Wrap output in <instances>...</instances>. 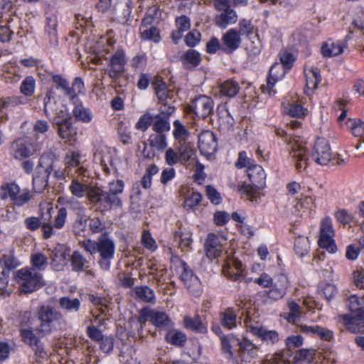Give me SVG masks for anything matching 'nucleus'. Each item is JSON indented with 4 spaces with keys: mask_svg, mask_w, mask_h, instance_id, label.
I'll use <instances>...</instances> for the list:
<instances>
[{
    "mask_svg": "<svg viewBox=\"0 0 364 364\" xmlns=\"http://www.w3.org/2000/svg\"><path fill=\"white\" fill-rule=\"evenodd\" d=\"M233 341L237 342V354L242 362L250 363L257 358L259 347L256 344L247 338H239L235 333H229L220 338L221 350L228 360H236L231 344Z\"/></svg>",
    "mask_w": 364,
    "mask_h": 364,
    "instance_id": "nucleus-1",
    "label": "nucleus"
},
{
    "mask_svg": "<svg viewBox=\"0 0 364 364\" xmlns=\"http://www.w3.org/2000/svg\"><path fill=\"white\" fill-rule=\"evenodd\" d=\"M85 250L91 255L99 253V264L105 270L109 269L111 262L115 253V244L113 240L106 235H101L97 240H85L81 242Z\"/></svg>",
    "mask_w": 364,
    "mask_h": 364,
    "instance_id": "nucleus-2",
    "label": "nucleus"
},
{
    "mask_svg": "<svg viewBox=\"0 0 364 364\" xmlns=\"http://www.w3.org/2000/svg\"><path fill=\"white\" fill-rule=\"evenodd\" d=\"M57 160L55 154L50 150L45 151L39 158L38 164L33 175V190L41 193L48 185V179L53 170V163Z\"/></svg>",
    "mask_w": 364,
    "mask_h": 364,
    "instance_id": "nucleus-3",
    "label": "nucleus"
},
{
    "mask_svg": "<svg viewBox=\"0 0 364 364\" xmlns=\"http://www.w3.org/2000/svg\"><path fill=\"white\" fill-rule=\"evenodd\" d=\"M348 306L351 314L342 315L341 320L351 331L364 333V296L350 295Z\"/></svg>",
    "mask_w": 364,
    "mask_h": 364,
    "instance_id": "nucleus-4",
    "label": "nucleus"
},
{
    "mask_svg": "<svg viewBox=\"0 0 364 364\" xmlns=\"http://www.w3.org/2000/svg\"><path fill=\"white\" fill-rule=\"evenodd\" d=\"M97 187L92 185L89 171L84 166H80L75 171V175L68 186V190L73 196L77 198L87 196L90 203V193H91V190L97 188Z\"/></svg>",
    "mask_w": 364,
    "mask_h": 364,
    "instance_id": "nucleus-5",
    "label": "nucleus"
},
{
    "mask_svg": "<svg viewBox=\"0 0 364 364\" xmlns=\"http://www.w3.org/2000/svg\"><path fill=\"white\" fill-rule=\"evenodd\" d=\"M0 198L9 199L16 206H23L28 203L31 198V191L28 189H21L14 182H5L0 186Z\"/></svg>",
    "mask_w": 364,
    "mask_h": 364,
    "instance_id": "nucleus-6",
    "label": "nucleus"
},
{
    "mask_svg": "<svg viewBox=\"0 0 364 364\" xmlns=\"http://www.w3.org/2000/svg\"><path fill=\"white\" fill-rule=\"evenodd\" d=\"M16 281L20 290L30 293L41 287L43 284L42 274L33 268H22L16 272Z\"/></svg>",
    "mask_w": 364,
    "mask_h": 364,
    "instance_id": "nucleus-7",
    "label": "nucleus"
},
{
    "mask_svg": "<svg viewBox=\"0 0 364 364\" xmlns=\"http://www.w3.org/2000/svg\"><path fill=\"white\" fill-rule=\"evenodd\" d=\"M41 150V144L34 142L29 138H18L10 146V155L16 160L29 158Z\"/></svg>",
    "mask_w": 364,
    "mask_h": 364,
    "instance_id": "nucleus-8",
    "label": "nucleus"
},
{
    "mask_svg": "<svg viewBox=\"0 0 364 364\" xmlns=\"http://www.w3.org/2000/svg\"><path fill=\"white\" fill-rule=\"evenodd\" d=\"M289 159L295 168L301 172L308 167L309 156L306 143L301 140L293 139L288 144Z\"/></svg>",
    "mask_w": 364,
    "mask_h": 364,
    "instance_id": "nucleus-9",
    "label": "nucleus"
},
{
    "mask_svg": "<svg viewBox=\"0 0 364 364\" xmlns=\"http://www.w3.org/2000/svg\"><path fill=\"white\" fill-rule=\"evenodd\" d=\"M90 204L98 205L102 211H107L113 207L121 208L122 202L119 196L104 191L101 188H94L90 193Z\"/></svg>",
    "mask_w": 364,
    "mask_h": 364,
    "instance_id": "nucleus-10",
    "label": "nucleus"
},
{
    "mask_svg": "<svg viewBox=\"0 0 364 364\" xmlns=\"http://www.w3.org/2000/svg\"><path fill=\"white\" fill-rule=\"evenodd\" d=\"M174 259L178 264V272L180 273V278L184 285L193 295L196 296L200 295L203 288L200 279L193 273L184 261L177 257Z\"/></svg>",
    "mask_w": 364,
    "mask_h": 364,
    "instance_id": "nucleus-11",
    "label": "nucleus"
},
{
    "mask_svg": "<svg viewBox=\"0 0 364 364\" xmlns=\"http://www.w3.org/2000/svg\"><path fill=\"white\" fill-rule=\"evenodd\" d=\"M334 234L332 219L329 216H326L321 221L318 243L320 247L331 254L337 251V246L333 240Z\"/></svg>",
    "mask_w": 364,
    "mask_h": 364,
    "instance_id": "nucleus-12",
    "label": "nucleus"
},
{
    "mask_svg": "<svg viewBox=\"0 0 364 364\" xmlns=\"http://www.w3.org/2000/svg\"><path fill=\"white\" fill-rule=\"evenodd\" d=\"M148 320H150L154 326L160 328L169 326L171 324V319L165 312L144 308L141 310L138 318L139 323V334L142 333L144 325Z\"/></svg>",
    "mask_w": 364,
    "mask_h": 364,
    "instance_id": "nucleus-13",
    "label": "nucleus"
},
{
    "mask_svg": "<svg viewBox=\"0 0 364 364\" xmlns=\"http://www.w3.org/2000/svg\"><path fill=\"white\" fill-rule=\"evenodd\" d=\"M101 57L108 60L107 73L112 80H117L124 72L127 63L125 52L122 48H118L109 58L101 54Z\"/></svg>",
    "mask_w": 364,
    "mask_h": 364,
    "instance_id": "nucleus-14",
    "label": "nucleus"
},
{
    "mask_svg": "<svg viewBox=\"0 0 364 364\" xmlns=\"http://www.w3.org/2000/svg\"><path fill=\"white\" fill-rule=\"evenodd\" d=\"M311 157L317 164L321 166L329 163L332 158V151L327 139L321 137L316 139L311 151Z\"/></svg>",
    "mask_w": 364,
    "mask_h": 364,
    "instance_id": "nucleus-15",
    "label": "nucleus"
},
{
    "mask_svg": "<svg viewBox=\"0 0 364 364\" xmlns=\"http://www.w3.org/2000/svg\"><path fill=\"white\" fill-rule=\"evenodd\" d=\"M41 320L40 331L43 333H50L54 328L55 323L61 318V314L57 310L50 306H42L38 312Z\"/></svg>",
    "mask_w": 364,
    "mask_h": 364,
    "instance_id": "nucleus-16",
    "label": "nucleus"
},
{
    "mask_svg": "<svg viewBox=\"0 0 364 364\" xmlns=\"http://www.w3.org/2000/svg\"><path fill=\"white\" fill-rule=\"evenodd\" d=\"M214 102L208 96L200 95L196 97L189 105V109L199 118L204 119L210 116L213 111Z\"/></svg>",
    "mask_w": 364,
    "mask_h": 364,
    "instance_id": "nucleus-17",
    "label": "nucleus"
},
{
    "mask_svg": "<svg viewBox=\"0 0 364 364\" xmlns=\"http://www.w3.org/2000/svg\"><path fill=\"white\" fill-rule=\"evenodd\" d=\"M227 241L226 237L222 235L208 234L205 243V254L208 259H213L218 257L223 250Z\"/></svg>",
    "mask_w": 364,
    "mask_h": 364,
    "instance_id": "nucleus-18",
    "label": "nucleus"
},
{
    "mask_svg": "<svg viewBox=\"0 0 364 364\" xmlns=\"http://www.w3.org/2000/svg\"><path fill=\"white\" fill-rule=\"evenodd\" d=\"M284 65L279 63L273 64L269 70L267 84L261 86L263 93H267L269 96L274 95L276 91L274 90L275 84L283 79L286 74Z\"/></svg>",
    "mask_w": 364,
    "mask_h": 364,
    "instance_id": "nucleus-19",
    "label": "nucleus"
},
{
    "mask_svg": "<svg viewBox=\"0 0 364 364\" xmlns=\"http://www.w3.org/2000/svg\"><path fill=\"white\" fill-rule=\"evenodd\" d=\"M218 142L215 134L210 130L203 131L198 136V149L202 155L210 157L217 151Z\"/></svg>",
    "mask_w": 364,
    "mask_h": 364,
    "instance_id": "nucleus-20",
    "label": "nucleus"
},
{
    "mask_svg": "<svg viewBox=\"0 0 364 364\" xmlns=\"http://www.w3.org/2000/svg\"><path fill=\"white\" fill-rule=\"evenodd\" d=\"M68 217L66 208L62 207L58 209L57 215L54 218L53 225L48 223H43L42 231L45 239L50 238L55 233L54 228L61 229L64 227Z\"/></svg>",
    "mask_w": 364,
    "mask_h": 364,
    "instance_id": "nucleus-21",
    "label": "nucleus"
},
{
    "mask_svg": "<svg viewBox=\"0 0 364 364\" xmlns=\"http://www.w3.org/2000/svg\"><path fill=\"white\" fill-rule=\"evenodd\" d=\"M223 272L225 277L233 281L242 280L246 274L242 262L235 258L226 261L223 267Z\"/></svg>",
    "mask_w": 364,
    "mask_h": 364,
    "instance_id": "nucleus-22",
    "label": "nucleus"
},
{
    "mask_svg": "<svg viewBox=\"0 0 364 364\" xmlns=\"http://www.w3.org/2000/svg\"><path fill=\"white\" fill-rule=\"evenodd\" d=\"M282 111L283 114L292 117L304 118L308 114V109L296 100L286 97L282 102Z\"/></svg>",
    "mask_w": 364,
    "mask_h": 364,
    "instance_id": "nucleus-23",
    "label": "nucleus"
},
{
    "mask_svg": "<svg viewBox=\"0 0 364 364\" xmlns=\"http://www.w3.org/2000/svg\"><path fill=\"white\" fill-rule=\"evenodd\" d=\"M289 287V281L287 276L281 274L277 277L271 288L267 291V297L272 301L282 299Z\"/></svg>",
    "mask_w": 364,
    "mask_h": 364,
    "instance_id": "nucleus-24",
    "label": "nucleus"
},
{
    "mask_svg": "<svg viewBox=\"0 0 364 364\" xmlns=\"http://www.w3.org/2000/svg\"><path fill=\"white\" fill-rule=\"evenodd\" d=\"M247 331L268 343H275L279 341L277 331L268 330L262 326L247 325Z\"/></svg>",
    "mask_w": 364,
    "mask_h": 364,
    "instance_id": "nucleus-25",
    "label": "nucleus"
},
{
    "mask_svg": "<svg viewBox=\"0 0 364 364\" xmlns=\"http://www.w3.org/2000/svg\"><path fill=\"white\" fill-rule=\"evenodd\" d=\"M346 46V43L342 41H334L331 39L326 41L323 43L321 48V52L324 57H333L341 54Z\"/></svg>",
    "mask_w": 364,
    "mask_h": 364,
    "instance_id": "nucleus-26",
    "label": "nucleus"
},
{
    "mask_svg": "<svg viewBox=\"0 0 364 364\" xmlns=\"http://www.w3.org/2000/svg\"><path fill=\"white\" fill-rule=\"evenodd\" d=\"M222 41L226 50L228 52H232L240 46L242 38L236 28H231L223 36Z\"/></svg>",
    "mask_w": 364,
    "mask_h": 364,
    "instance_id": "nucleus-27",
    "label": "nucleus"
},
{
    "mask_svg": "<svg viewBox=\"0 0 364 364\" xmlns=\"http://www.w3.org/2000/svg\"><path fill=\"white\" fill-rule=\"evenodd\" d=\"M68 254L63 245H58L50 255L53 267L60 271L66 264Z\"/></svg>",
    "mask_w": 364,
    "mask_h": 364,
    "instance_id": "nucleus-28",
    "label": "nucleus"
},
{
    "mask_svg": "<svg viewBox=\"0 0 364 364\" xmlns=\"http://www.w3.org/2000/svg\"><path fill=\"white\" fill-rule=\"evenodd\" d=\"M299 327L303 333L316 335L325 341H331L333 337V333L332 331L318 325L301 324Z\"/></svg>",
    "mask_w": 364,
    "mask_h": 364,
    "instance_id": "nucleus-29",
    "label": "nucleus"
},
{
    "mask_svg": "<svg viewBox=\"0 0 364 364\" xmlns=\"http://www.w3.org/2000/svg\"><path fill=\"white\" fill-rule=\"evenodd\" d=\"M247 176L254 186L262 188L265 184L266 173L259 165L255 164L247 170Z\"/></svg>",
    "mask_w": 364,
    "mask_h": 364,
    "instance_id": "nucleus-30",
    "label": "nucleus"
},
{
    "mask_svg": "<svg viewBox=\"0 0 364 364\" xmlns=\"http://www.w3.org/2000/svg\"><path fill=\"white\" fill-rule=\"evenodd\" d=\"M237 15L232 9L223 11L215 18V24L222 29L225 28L230 24H234L237 21Z\"/></svg>",
    "mask_w": 364,
    "mask_h": 364,
    "instance_id": "nucleus-31",
    "label": "nucleus"
},
{
    "mask_svg": "<svg viewBox=\"0 0 364 364\" xmlns=\"http://www.w3.org/2000/svg\"><path fill=\"white\" fill-rule=\"evenodd\" d=\"M237 310L233 307H229L220 314L221 325L231 330L237 327Z\"/></svg>",
    "mask_w": 364,
    "mask_h": 364,
    "instance_id": "nucleus-32",
    "label": "nucleus"
},
{
    "mask_svg": "<svg viewBox=\"0 0 364 364\" xmlns=\"http://www.w3.org/2000/svg\"><path fill=\"white\" fill-rule=\"evenodd\" d=\"M56 126L58 136L61 139H65L68 141H75L77 130L73 126L70 120L58 124Z\"/></svg>",
    "mask_w": 364,
    "mask_h": 364,
    "instance_id": "nucleus-33",
    "label": "nucleus"
},
{
    "mask_svg": "<svg viewBox=\"0 0 364 364\" xmlns=\"http://www.w3.org/2000/svg\"><path fill=\"white\" fill-rule=\"evenodd\" d=\"M304 74L306 87L311 90H315L321 80L318 69L312 66L305 67Z\"/></svg>",
    "mask_w": 364,
    "mask_h": 364,
    "instance_id": "nucleus-34",
    "label": "nucleus"
},
{
    "mask_svg": "<svg viewBox=\"0 0 364 364\" xmlns=\"http://www.w3.org/2000/svg\"><path fill=\"white\" fill-rule=\"evenodd\" d=\"M181 60L186 68L191 69L200 63L201 56L197 50L189 49L181 55Z\"/></svg>",
    "mask_w": 364,
    "mask_h": 364,
    "instance_id": "nucleus-35",
    "label": "nucleus"
},
{
    "mask_svg": "<svg viewBox=\"0 0 364 364\" xmlns=\"http://www.w3.org/2000/svg\"><path fill=\"white\" fill-rule=\"evenodd\" d=\"M183 326L196 333H205L207 332V326L202 322L200 317L198 315L194 317L185 316Z\"/></svg>",
    "mask_w": 364,
    "mask_h": 364,
    "instance_id": "nucleus-36",
    "label": "nucleus"
},
{
    "mask_svg": "<svg viewBox=\"0 0 364 364\" xmlns=\"http://www.w3.org/2000/svg\"><path fill=\"white\" fill-rule=\"evenodd\" d=\"M73 114L75 119L82 123L88 124L93 119V114L91 109L85 107L82 104H77L73 109Z\"/></svg>",
    "mask_w": 364,
    "mask_h": 364,
    "instance_id": "nucleus-37",
    "label": "nucleus"
},
{
    "mask_svg": "<svg viewBox=\"0 0 364 364\" xmlns=\"http://www.w3.org/2000/svg\"><path fill=\"white\" fill-rule=\"evenodd\" d=\"M60 308L69 313H77L80 308L81 301L77 298L62 296L58 299Z\"/></svg>",
    "mask_w": 364,
    "mask_h": 364,
    "instance_id": "nucleus-38",
    "label": "nucleus"
},
{
    "mask_svg": "<svg viewBox=\"0 0 364 364\" xmlns=\"http://www.w3.org/2000/svg\"><path fill=\"white\" fill-rule=\"evenodd\" d=\"M165 340L168 343L175 346H183L187 340V336L183 331L172 328L167 331Z\"/></svg>",
    "mask_w": 364,
    "mask_h": 364,
    "instance_id": "nucleus-39",
    "label": "nucleus"
},
{
    "mask_svg": "<svg viewBox=\"0 0 364 364\" xmlns=\"http://www.w3.org/2000/svg\"><path fill=\"white\" fill-rule=\"evenodd\" d=\"M287 307L289 312L284 315V318L291 323H296L301 314V309L300 305L294 300L289 299L287 301Z\"/></svg>",
    "mask_w": 364,
    "mask_h": 364,
    "instance_id": "nucleus-40",
    "label": "nucleus"
},
{
    "mask_svg": "<svg viewBox=\"0 0 364 364\" xmlns=\"http://www.w3.org/2000/svg\"><path fill=\"white\" fill-rule=\"evenodd\" d=\"M314 199L311 196H302L296 200L294 205V213L302 215L306 211L311 210L314 205Z\"/></svg>",
    "mask_w": 364,
    "mask_h": 364,
    "instance_id": "nucleus-41",
    "label": "nucleus"
},
{
    "mask_svg": "<svg viewBox=\"0 0 364 364\" xmlns=\"http://www.w3.org/2000/svg\"><path fill=\"white\" fill-rule=\"evenodd\" d=\"M240 85L239 84L232 80H228L225 82H223L220 85V92L223 96L227 97H233L240 91Z\"/></svg>",
    "mask_w": 364,
    "mask_h": 364,
    "instance_id": "nucleus-42",
    "label": "nucleus"
},
{
    "mask_svg": "<svg viewBox=\"0 0 364 364\" xmlns=\"http://www.w3.org/2000/svg\"><path fill=\"white\" fill-rule=\"evenodd\" d=\"M192 235V232L189 230L175 232V237L179 239V248L183 252H188L191 249L193 243Z\"/></svg>",
    "mask_w": 364,
    "mask_h": 364,
    "instance_id": "nucleus-43",
    "label": "nucleus"
},
{
    "mask_svg": "<svg viewBox=\"0 0 364 364\" xmlns=\"http://www.w3.org/2000/svg\"><path fill=\"white\" fill-rule=\"evenodd\" d=\"M60 105L57 104L55 99L53 97V91H48L44 100V112L46 116L50 119L55 113L57 107Z\"/></svg>",
    "mask_w": 364,
    "mask_h": 364,
    "instance_id": "nucleus-44",
    "label": "nucleus"
},
{
    "mask_svg": "<svg viewBox=\"0 0 364 364\" xmlns=\"http://www.w3.org/2000/svg\"><path fill=\"white\" fill-rule=\"evenodd\" d=\"M179 159L181 164H186L191 160L194 159L195 150L189 143H183L178 147Z\"/></svg>",
    "mask_w": 364,
    "mask_h": 364,
    "instance_id": "nucleus-45",
    "label": "nucleus"
},
{
    "mask_svg": "<svg viewBox=\"0 0 364 364\" xmlns=\"http://www.w3.org/2000/svg\"><path fill=\"white\" fill-rule=\"evenodd\" d=\"M136 296L144 302L151 303L155 301V294L149 287L143 285L136 287L134 289Z\"/></svg>",
    "mask_w": 364,
    "mask_h": 364,
    "instance_id": "nucleus-46",
    "label": "nucleus"
},
{
    "mask_svg": "<svg viewBox=\"0 0 364 364\" xmlns=\"http://www.w3.org/2000/svg\"><path fill=\"white\" fill-rule=\"evenodd\" d=\"M3 71L5 78L9 79L11 82L18 81L21 77L20 69L16 63L10 62L4 65Z\"/></svg>",
    "mask_w": 364,
    "mask_h": 364,
    "instance_id": "nucleus-47",
    "label": "nucleus"
},
{
    "mask_svg": "<svg viewBox=\"0 0 364 364\" xmlns=\"http://www.w3.org/2000/svg\"><path fill=\"white\" fill-rule=\"evenodd\" d=\"M153 121L152 129L157 134H162L164 132H168L171 129L168 118L161 114L156 115Z\"/></svg>",
    "mask_w": 364,
    "mask_h": 364,
    "instance_id": "nucleus-48",
    "label": "nucleus"
},
{
    "mask_svg": "<svg viewBox=\"0 0 364 364\" xmlns=\"http://www.w3.org/2000/svg\"><path fill=\"white\" fill-rule=\"evenodd\" d=\"M310 244L307 237L299 236L295 239L294 250L299 256H305L308 254Z\"/></svg>",
    "mask_w": 364,
    "mask_h": 364,
    "instance_id": "nucleus-49",
    "label": "nucleus"
},
{
    "mask_svg": "<svg viewBox=\"0 0 364 364\" xmlns=\"http://www.w3.org/2000/svg\"><path fill=\"white\" fill-rule=\"evenodd\" d=\"M85 92V85L80 77H75L73 82L72 87H68L66 95L70 99H74Z\"/></svg>",
    "mask_w": 364,
    "mask_h": 364,
    "instance_id": "nucleus-50",
    "label": "nucleus"
},
{
    "mask_svg": "<svg viewBox=\"0 0 364 364\" xmlns=\"http://www.w3.org/2000/svg\"><path fill=\"white\" fill-rule=\"evenodd\" d=\"M87 264L88 262L80 252L75 251L73 253L71 256V265L74 271H82L84 268L87 267Z\"/></svg>",
    "mask_w": 364,
    "mask_h": 364,
    "instance_id": "nucleus-51",
    "label": "nucleus"
},
{
    "mask_svg": "<svg viewBox=\"0 0 364 364\" xmlns=\"http://www.w3.org/2000/svg\"><path fill=\"white\" fill-rule=\"evenodd\" d=\"M50 119L55 125L70 120V116L68 108L63 105L58 107L55 113Z\"/></svg>",
    "mask_w": 364,
    "mask_h": 364,
    "instance_id": "nucleus-52",
    "label": "nucleus"
},
{
    "mask_svg": "<svg viewBox=\"0 0 364 364\" xmlns=\"http://www.w3.org/2000/svg\"><path fill=\"white\" fill-rule=\"evenodd\" d=\"M147 23H143L140 28L141 38L144 40H151L154 42H159L160 41V36L159 33V31L154 26H151L147 28Z\"/></svg>",
    "mask_w": 364,
    "mask_h": 364,
    "instance_id": "nucleus-53",
    "label": "nucleus"
},
{
    "mask_svg": "<svg viewBox=\"0 0 364 364\" xmlns=\"http://www.w3.org/2000/svg\"><path fill=\"white\" fill-rule=\"evenodd\" d=\"M149 141L151 146L158 151H164L167 146L166 138L163 134H151Z\"/></svg>",
    "mask_w": 364,
    "mask_h": 364,
    "instance_id": "nucleus-54",
    "label": "nucleus"
},
{
    "mask_svg": "<svg viewBox=\"0 0 364 364\" xmlns=\"http://www.w3.org/2000/svg\"><path fill=\"white\" fill-rule=\"evenodd\" d=\"M346 124L354 136H363L364 135V122L360 119H349Z\"/></svg>",
    "mask_w": 364,
    "mask_h": 364,
    "instance_id": "nucleus-55",
    "label": "nucleus"
},
{
    "mask_svg": "<svg viewBox=\"0 0 364 364\" xmlns=\"http://www.w3.org/2000/svg\"><path fill=\"white\" fill-rule=\"evenodd\" d=\"M201 200V194L198 192H193L186 198L184 201V208L187 210L194 211L200 205Z\"/></svg>",
    "mask_w": 364,
    "mask_h": 364,
    "instance_id": "nucleus-56",
    "label": "nucleus"
},
{
    "mask_svg": "<svg viewBox=\"0 0 364 364\" xmlns=\"http://www.w3.org/2000/svg\"><path fill=\"white\" fill-rule=\"evenodd\" d=\"M36 88V80L32 76L26 77L21 82V92L26 97L32 96Z\"/></svg>",
    "mask_w": 364,
    "mask_h": 364,
    "instance_id": "nucleus-57",
    "label": "nucleus"
},
{
    "mask_svg": "<svg viewBox=\"0 0 364 364\" xmlns=\"http://www.w3.org/2000/svg\"><path fill=\"white\" fill-rule=\"evenodd\" d=\"M34 352L36 362L45 361L48 358V353L45 350L43 343L40 341L31 347Z\"/></svg>",
    "mask_w": 364,
    "mask_h": 364,
    "instance_id": "nucleus-58",
    "label": "nucleus"
},
{
    "mask_svg": "<svg viewBox=\"0 0 364 364\" xmlns=\"http://www.w3.org/2000/svg\"><path fill=\"white\" fill-rule=\"evenodd\" d=\"M141 242L144 247H146L147 250L151 252L156 251L158 248V245L156 244V240L151 236V234L149 230L143 231Z\"/></svg>",
    "mask_w": 364,
    "mask_h": 364,
    "instance_id": "nucleus-59",
    "label": "nucleus"
},
{
    "mask_svg": "<svg viewBox=\"0 0 364 364\" xmlns=\"http://www.w3.org/2000/svg\"><path fill=\"white\" fill-rule=\"evenodd\" d=\"M0 263H1V265L4 268L8 269V271L9 272L16 269L21 264V262L14 257L12 253L4 255L3 257L0 259Z\"/></svg>",
    "mask_w": 364,
    "mask_h": 364,
    "instance_id": "nucleus-60",
    "label": "nucleus"
},
{
    "mask_svg": "<svg viewBox=\"0 0 364 364\" xmlns=\"http://www.w3.org/2000/svg\"><path fill=\"white\" fill-rule=\"evenodd\" d=\"M80 154L78 151H68L65 157V164L66 168L77 167L80 164Z\"/></svg>",
    "mask_w": 364,
    "mask_h": 364,
    "instance_id": "nucleus-61",
    "label": "nucleus"
},
{
    "mask_svg": "<svg viewBox=\"0 0 364 364\" xmlns=\"http://www.w3.org/2000/svg\"><path fill=\"white\" fill-rule=\"evenodd\" d=\"M255 164V161L247 157V153L245 151L240 152L237 160L235 164L236 166L238 168H242L246 167L247 170L249 169V168H251Z\"/></svg>",
    "mask_w": 364,
    "mask_h": 364,
    "instance_id": "nucleus-62",
    "label": "nucleus"
},
{
    "mask_svg": "<svg viewBox=\"0 0 364 364\" xmlns=\"http://www.w3.org/2000/svg\"><path fill=\"white\" fill-rule=\"evenodd\" d=\"M154 119L152 115L146 112L143 114L136 123L135 128L138 130H141L142 132L146 131L149 127L151 124Z\"/></svg>",
    "mask_w": 364,
    "mask_h": 364,
    "instance_id": "nucleus-63",
    "label": "nucleus"
},
{
    "mask_svg": "<svg viewBox=\"0 0 364 364\" xmlns=\"http://www.w3.org/2000/svg\"><path fill=\"white\" fill-rule=\"evenodd\" d=\"M77 218L73 225L74 231L76 234H80L81 232L84 231L87 227V222L88 216L85 212L82 214H77Z\"/></svg>",
    "mask_w": 364,
    "mask_h": 364,
    "instance_id": "nucleus-64",
    "label": "nucleus"
}]
</instances>
